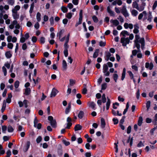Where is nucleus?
Returning <instances> with one entry per match:
<instances>
[{
	"label": "nucleus",
	"mask_w": 157,
	"mask_h": 157,
	"mask_svg": "<svg viewBox=\"0 0 157 157\" xmlns=\"http://www.w3.org/2000/svg\"><path fill=\"white\" fill-rule=\"evenodd\" d=\"M95 104L93 102H90L89 104V106L94 109H95Z\"/></svg>",
	"instance_id": "39"
},
{
	"label": "nucleus",
	"mask_w": 157,
	"mask_h": 157,
	"mask_svg": "<svg viewBox=\"0 0 157 157\" xmlns=\"http://www.w3.org/2000/svg\"><path fill=\"white\" fill-rule=\"evenodd\" d=\"M106 43L105 42L101 41L99 42V45L101 46H104L105 45Z\"/></svg>",
	"instance_id": "61"
},
{
	"label": "nucleus",
	"mask_w": 157,
	"mask_h": 157,
	"mask_svg": "<svg viewBox=\"0 0 157 157\" xmlns=\"http://www.w3.org/2000/svg\"><path fill=\"white\" fill-rule=\"evenodd\" d=\"M38 121L36 117L35 116V117L34 121V126H35L36 125L38 124Z\"/></svg>",
	"instance_id": "48"
},
{
	"label": "nucleus",
	"mask_w": 157,
	"mask_h": 157,
	"mask_svg": "<svg viewBox=\"0 0 157 157\" xmlns=\"http://www.w3.org/2000/svg\"><path fill=\"white\" fill-rule=\"evenodd\" d=\"M38 0H35L34 2H33L31 5L29 13L31 14L33 12V10L34 7V3H36L37 2Z\"/></svg>",
	"instance_id": "13"
},
{
	"label": "nucleus",
	"mask_w": 157,
	"mask_h": 157,
	"mask_svg": "<svg viewBox=\"0 0 157 157\" xmlns=\"http://www.w3.org/2000/svg\"><path fill=\"white\" fill-rule=\"evenodd\" d=\"M63 142L65 145L67 146L69 145L70 144V143L69 141H67L66 140H63Z\"/></svg>",
	"instance_id": "54"
},
{
	"label": "nucleus",
	"mask_w": 157,
	"mask_h": 157,
	"mask_svg": "<svg viewBox=\"0 0 157 157\" xmlns=\"http://www.w3.org/2000/svg\"><path fill=\"white\" fill-rule=\"evenodd\" d=\"M135 41L139 42V40L140 39V36L139 35H135Z\"/></svg>",
	"instance_id": "59"
},
{
	"label": "nucleus",
	"mask_w": 157,
	"mask_h": 157,
	"mask_svg": "<svg viewBox=\"0 0 157 157\" xmlns=\"http://www.w3.org/2000/svg\"><path fill=\"white\" fill-rule=\"evenodd\" d=\"M92 19L94 21V22L97 23L98 22V19L96 16H95V15L93 16L92 17Z\"/></svg>",
	"instance_id": "41"
},
{
	"label": "nucleus",
	"mask_w": 157,
	"mask_h": 157,
	"mask_svg": "<svg viewBox=\"0 0 157 157\" xmlns=\"http://www.w3.org/2000/svg\"><path fill=\"white\" fill-rule=\"evenodd\" d=\"M107 11L109 14L110 16L115 17V14L114 12L111 10L109 6L107 7Z\"/></svg>",
	"instance_id": "11"
},
{
	"label": "nucleus",
	"mask_w": 157,
	"mask_h": 157,
	"mask_svg": "<svg viewBox=\"0 0 157 157\" xmlns=\"http://www.w3.org/2000/svg\"><path fill=\"white\" fill-rule=\"evenodd\" d=\"M121 35H122L123 36L125 37L129 35V34L127 31L123 30L121 32Z\"/></svg>",
	"instance_id": "21"
},
{
	"label": "nucleus",
	"mask_w": 157,
	"mask_h": 157,
	"mask_svg": "<svg viewBox=\"0 0 157 157\" xmlns=\"http://www.w3.org/2000/svg\"><path fill=\"white\" fill-rule=\"evenodd\" d=\"M61 10L64 13L67 12L68 10L67 8L64 6H62L61 7Z\"/></svg>",
	"instance_id": "38"
},
{
	"label": "nucleus",
	"mask_w": 157,
	"mask_h": 157,
	"mask_svg": "<svg viewBox=\"0 0 157 157\" xmlns=\"http://www.w3.org/2000/svg\"><path fill=\"white\" fill-rule=\"evenodd\" d=\"M138 4L136 1L133 2L132 4V6L133 8H135L137 10V8L138 7Z\"/></svg>",
	"instance_id": "35"
},
{
	"label": "nucleus",
	"mask_w": 157,
	"mask_h": 157,
	"mask_svg": "<svg viewBox=\"0 0 157 157\" xmlns=\"http://www.w3.org/2000/svg\"><path fill=\"white\" fill-rule=\"evenodd\" d=\"M12 16L14 20H16L17 19H18L19 17V15L17 13V12H12Z\"/></svg>",
	"instance_id": "17"
},
{
	"label": "nucleus",
	"mask_w": 157,
	"mask_h": 157,
	"mask_svg": "<svg viewBox=\"0 0 157 157\" xmlns=\"http://www.w3.org/2000/svg\"><path fill=\"white\" fill-rule=\"evenodd\" d=\"M105 122L104 119L101 118V128H104L105 126Z\"/></svg>",
	"instance_id": "26"
},
{
	"label": "nucleus",
	"mask_w": 157,
	"mask_h": 157,
	"mask_svg": "<svg viewBox=\"0 0 157 157\" xmlns=\"http://www.w3.org/2000/svg\"><path fill=\"white\" fill-rule=\"evenodd\" d=\"M71 107V103H69L68 104V107L66 108L65 110V113L66 114H67L68 113L70 112V109Z\"/></svg>",
	"instance_id": "20"
},
{
	"label": "nucleus",
	"mask_w": 157,
	"mask_h": 157,
	"mask_svg": "<svg viewBox=\"0 0 157 157\" xmlns=\"http://www.w3.org/2000/svg\"><path fill=\"white\" fill-rule=\"evenodd\" d=\"M117 19L119 20L121 23H123L124 21V20L123 17L121 16H119L117 18Z\"/></svg>",
	"instance_id": "52"
},
{
	"label": "nucleus",
	"mask_w": 157,
	"mask_h": 157,
	"mask_svg": "<svg viewBox=\"0 0 157 157\" xmlns=\"http://www.w3.org/2000/svg\"><path fill=\"white\" fill-rule=\"evenodd\" d=\"M13 131V129L12 127L10 125L8 126V131L9 132H12Z\"/></svg>",
	"instance_id": "42"
},
{
	"label": "nucleus",
	"mask_w": 157,
	"mask_h": 157,
	"mask_svg": "<svg viewBox=\"0 0 157 157\" xmlns=\"http://www.w3.org/2000/svg\"><path fill=\"white\" fill-rule=\"evenodd\" d=\"M5 56L7 58H10L12 56V53L10 51L7 52L5 53Z\"/></svg>",
	"instance_id": "24"
},
{
	"label": "nucleus",
	"mask_w": 157,
	"mask_h": 157,
	"mask_svg": "<svg viewBox=\"0 0 157 157\" xmlns=\"http://www.w3.org/2000/svg\"><path fill=\"white\" fill-rule=\"evenodd\" d=\"M153 67V65L152 63H149L148 62H147L145 63V67L147 68H149L150 70L152 69Z\"/></svg>",
	"instance_id": "16"
},
{
	"label": "nucleus",
	"mask_w": 157,
	"mask_h": 157,
	"mask_svg": "<svg viewBox=\"0 0 157 157\" xmlns=\"http://www.w3.org/2000/svg\"><path fill=\"white\" fill-rule=\"evenodd\" d=\"M48 120L50 121L51 125L53 128H55L56 126V122L55 120H54L52 116H49L48 117Z\"/></svg>",
	"instance_id": "3"
},
{
	"label": "nucleus",
	"mask_w": 157,
	"mask_h": 157,
	"mask_svg": "<svg viewBox=\"0 0 157 157\" xmlns=\"http://www.w3.org/2000/svg\"><path fill=\"white\" fill-rule=\"evenodd\" d=\"M42 125L40 123H38V124L36 125V126H34L35 128H37L38 129H40L41 128Z\"/></svg>",
	"instance_id": "56"
},
{
	"label": "nucleus",
	"mask_w": 157,
	"mask_h": 157,
	"mask_svg": "<svg viewBox=\"0 0 157 157\" xmlns=\"http://www.w3.org/2000/svg\"><path fill=\"white\" fill-rule=\"evenodd\" d=\"M30 144V142L29 141H27L24 147L23 148V151L26 152L29 149Z\"/></svg>",
	"instance_id": "9"
},
{
	"label": "nucleus",
	"mask_w": 157,
	"mask_h": 157,
	"mask_svg": "<svg viewBox=\"0 0 157 157\" xmlns=\"http://www.w3.org/2000/svg\"><path fill=\"white\" fill-rule=\"evenodd\" d=\"M42 138L40 136H39L36 139V141L37 143H39L41 141Z\"/></svg>",
	"instance_id": "60"
},
{
	"label": "nucleus",
	"mask_w": 157,
	"mask_h": 157,
	"mask_svg": "<svg viewBox=\"0 0 157 157\" xmlns=\"http://www.w3.org/2000/svg\"><path fill=\"white\" fill-rule=\"evenodd\" d=\"M72 125V124L71 122H67V126L65 128L69 129Z\"/></svg>",
	"instance_id": "58"
},
{
	"label": "nucleus",
	"mask_w": 157,
	"mask_h": 157,
	"mask_svg": "<svg viewBox=\"0 0 157 157\" xmlns=\"http://www.w3.org/2000/svg\"><path fill=\"white\" fill-rule=\"evenodd\" d=\"M157 121V113H156L154 117V119L153 121V123L154 124H155L156 123V121Z\"/></svg>",
	"instance_id": "63"
},
{
	"label": "nucleus",
	"mask_w": 157,
	"mask_h": 157,
	"mask_svg": "<svg viewBox=\"0 0 157 157\" xmlns=\"http://www.w3.org/2000/svg\"><path fill=\"white\" fill-rule=\"evenodd\" d=\"M143 118L142 117H140L139 118V120L138 122V125L140 126L142 124L143 122Z\"/></svg>",
	"instance_id": "27"
},
{
	"label": "nucleus",
	"mask_w": 157,
	"mask_h": 157,
	"mask_svg": "<svg viewBox=\"0 0 157 157\" xmlns=\"http://www.w3.org/2000/svg\"><path fill=\"white\" fill-rule=\"evenodd\" d=\"M28 101L26 100H24L23 101V104L24 105L25 107V108L27 107L28 105Z\"/></svg>",
	"instance_id": "51"
},
{
	"label": "nucleus",
	"mask_w": 157,
	"mask_h": 157,
	"mask_svg": "<svg viewBox=\"0 0 157 157\" xmlns=\"http://www.w3.org/2000/svg\"><path fill=\"white\" fill-rule=\"evenodd\" d=\"M29 37V33H26L24 35V36H23L21 37L20 39V42L21 43H24L25 42L26 40H27L28 39V38Z\"/></svg>",
	"instance_id": "6"
},
{
	"label": "nucleus",
	"mask_w": 157,
	"mask_h": 157,
	"mask_svg": "<svg viewBox=\"0 0 157 157\" xmlns=\"http://www.w3.org/2000/svg\"><path fill=\"white\" fill-rule=\"evenodd\" d=\"M58 93V90L55 88H53L50 94V97H52L55 96Z\"/></svg>",
	"instance_id": "14"
},
{
	"label": "nucleus",
	"mask_w": 157,
	"mask_h": 157,
	"mask_svg": "<svg viewBox=\"0 0 157 157\" xmlns=\"http://www.w3.org/2000/svg\"><path fill=\"white\" fill-rule=\"evenodd\" d=\"M82 128L81 126L79 124H77L75 126L74 129L75 131H77L81 130Z\"/></svg>",
	"instance_id": "25"
},
{
	"label": "nucleus",
	"mask_w": 157,
	"mask_h": 157,
	"mask_svg": "<svg viewBox=\"0 0 157 157\" xmlns=\"http://www.w3.org/2000/svg\"><path fill=\"white\" fill-rule=\"evenodd\" d=\"M129 40L128 38L123 37L121 38V42L122 44V45L125 46L127 44L129 43Z\"/></svg>",
	"instance_id": "5"
},
{
	"label": "nucleus",
	"mask_w": 157,
	"mask_h": 157,
	"mask_svg": "<svg viewBox=\"0 0 157 157\" xmlns=\"http://www.w3.org/2000/svg\"><path fill=\"white\" fill-rule=\"evenodd\" d=\"M20 9V6L19 5L16 6L12 10V12H17Z\"/></svg>",
	"instance_id": "22"
},
{
	"label": "nucleus",
	"mask_w": 157,
	"mask_h": 157,
	"mask_svg": "<svg viewBox=\"0 0 157 157\" xmlns=\"http://www.w3.org/2000/svg\"><path fill=\"white\" fill-rule=\"evenodd\" d=\"M99 52V49H96L94 52V53L93 57L94 58H95L98 57V53Z\"/></svg>",
	"instance_id": "23"
},
{
	"label": "nucleus",
	"mask_w": 157,
	"mask_h": 157,
	"mask_svg": "<svg viewBox=\"0 0 157 157\" xmlns=\"http://www.w3.org/2000/svg\"><path fill=\"white\" fill-rule=\"evenodd\" d=\"M108 68L107 66V65L105 64L103 65V72H106L107 71H108Z\"/></svg>",
	"instance_id": "34"
},
{
	"label": "nucleus",
	"mask_w": 157,
	"mask_h": 157,
	"mask_svg": "<svg viewBox=\"0 0 157 157\" xmlns=\"http://www.w3.org/2000/svg\"><path fill=\"white\" fill-rule=\"evenodd\" d=\"M144 141L143 142L140 141L137 145V147H144Z\"/></svg>",
	"instance_id": "32"
},
{
	"label": "nucleus",
	"mask_w": 157,
	"mask_h": 157,
	"mask_svg": "<svg viewBox=\"0 0 157 157\" xmlns=\"http://www.w3.org/2000/svg\"><path fill=\"white\" fill-rule=\"evenodd\" d=\"M30 93V89L29 88H27L25 89L24 94L26 95H29Z\"/></svg>",
	"instance_id": "28"
},
{
	"label": "nucleus",
	"mask_w": 157,
	"mask_h": 157,
	"mask_svg": "<svg viewBox=\"0 0 157 157\" xmlns=\"http://www.w3.org/2000/svg\"><path fill=\"white\" fill-rule=\"evenodd\" d=\"M2 130L3 133H5L7 130V127L6 126L3 125L2 126Z\"/></svg>",
	"instance_id": "50"
},
{
	"label": "nucleus",
	"mask_w": 157,
	"mask_h": 157,
	"mask_svg": "<svg viewBox=\"0 0 157 157\" xmlns=\"http://www.w3.org/2000/svg\"><path fill=\"white\" fill-rule=\"evenodd\" d=\"M147 14L146 12L144 11L139 14L138 16V19L139 20H141L143 17V19L145 20L147 18Z\"/></svg>",
	"instance_id": "4"
},
{
	"label": "nucleus",
	"mask_w": 157,
	"mask_h": 157,
	"mask_svg": "<svg viewBox=\"0 0 157 157\" xmlns=\"http://www.w3.org/2000/svg\"><path fill=\"white\" fill-rule=\"evenodd\" d=\"M151 105V101H148L146 103V106L147 108V110L148 111Z\"/></svg>",
	"instance_id": "37"
},
{
	"label": "nucleus",
	"mask_w": 157,
	"mask_h": 157,
	"mask_svg": "<svg viewBox=\"0 0 157 157\" xmlns=\"http://www.w3.org/2000/svg\"><path fill=\"white\" fill-rule=\"evenodd\" d=\"M62 66L63 69L66 70L67 68V65L66 61L64 60L63 61Z\"/></svg>",
	"instance_id": "30"
},
{
	"label": "nucleus",
	"mask_w": 157,
	"mask_h": 157,
	"mask_svg": "<svg viewBox=\"0 0 157 157\" xmlns=\"http://www.w3.org/2000/svg\"><path fill=\"white\" fill-rule=\"evenodd\" d=\"M2 69L4 75L6 76L7 75V71L6 67L4 66H3L2 67Z\"/></svg>",
	"instance_id": "53"
},
{
	"label": "nucleus",
	"mask_w": 157,
	"mask_h": 157,
	"mask_svg": "<svg viewBox=\"0 0 157 157\" xmlns=\"http://www.w3.org/2000/svg\"><path fill=\"white\" fill-rule=\"evenodd\" d=\"M110 22L112 24L111 25V26L112 27H113V26H117L119 24V21L116 19H111L110 21Z\"/></svg>",
	"instance_id": "8"
},
{
	"label": "nucleus",
	"mask_w": 157,
	"mask_h": 157,
	"mask_svg": "<svg viewBox=\"0 0 157 157\" xmlns=\"http://www.w3.org/2000/svg\"><path fill=\"white\" fill-rule=\"evenodd\" d=\"M139 43L141 44V48L143 49L144 46V38H141L139 40Z\"/></svg>",
	"instance_id": "19"
},
{
	"label": "nucleus",
	"mask_w": 157,
	"mask_h": 157,
	"mask_svg": "<svg viewBox=\"0 0 157 157\" xmlns=\"http://www.w3.org/2000/svg\"><path fill=\"white\" fill-rule=\"evenodd\" d=\"M131 127L130 126H129L128 127L127 132L128 134H129L131 132Z\"/></svg>",
	"instance_id": "62"
},
{
	"label": "nucleus",
	"mask_w": 157,
	"mask_h": 157,
	"mask_svg": "<svg viewBox=\"0 0 157 157\" xmlns=\"http://www.w3.org/2000/svg\"><path fill=\"white\" fill-rule=\"evenodd\" d=\"M102 102L104 103H105L106 101L105 94H103L102 95Z\"/></svg>",
	"instance_id": "43"
},
{
	"label": "nucleus",
	"mask_w": 157,
	"mask_h": 157,
	"mask_svg": "<svg viewBox=\"0 0 157 157\" xmlns=\"http://www.w3.org/2000/svg\"><path fill=\"white\" fill-rule=\"evenodd\" d=\"M40 41L42 44H44L45 42V38L44 37H41L40 39Z\"/></svg>",
	"instance_id": "49"
},
{
	"label": "nucleus",
	"mask_w": 157,
	"mask_h": 157,
	"mask_svg": "<svg viewBox=\"0 0 157 157\" xmlns=\"http://www.w3.org/2000/svg\"><path fill=\"white\" fill-rule=\"evenodd\" d=\"M14 0H8V3L11 6H13L14 4Z\"/></svg>",
	"instance_id": "46"
},
{
	"label": "nucleus",
	"mask_w": 157,
	"mask_h": 157,
	"mask_svg": "<svg viewBox=\"0 0 157 157\" xmlns=\"http://www.w3.org/2000/svg\"><path fill=\"white\" fill-rule=\"evenodd\" d=\"M107 87V84L105 83H104L102 84L101 85V90H105Z\"/></svg>",
	"instance_id": "47"
},
{
	"label": "nucleus",
	"mask_w": 157,
	"mask_h": 157,
	"mask_svg": "<svg viewBox=\"0 0 157 157\" xmlns=\"http://www.w3.org/2000/svg\"><path fill=\"white\" fill-rule=\"evenodd\" d=\"M41 14L39 12H38L36 14V18L38 22H40L41 20Z\"/></svg>",
	"instance_id": "36"
},
{
	"label": "nucleus",
	"mask_w": 157,
	"mask_h": 157,
	"mask_svg": "<svg viewBox=\"0 0 157 157\" xmlns=\"http://www.w3.org/2000/svg\"><path fill=\"white\" fill-rule=\"evenodd\" d=\"M157 6V1H155L152 7V9L153 10H155Z\"/></svg>",
	"instance_id": "64"
},
{
	"label": "nucleus",
	"mask_w": 157,
	"mask_h": 157,
	"mask_svg": "<svg viewBox=\"0 0 157 157\" xmlns=\"http://www.w3.org/2000/svg\"><path fill=\"white\" fill-rule=\"evenodd\" d=\"M70 34H68L66 38L65 42L64 44V50L63 53L64 56L65 57H67L68 55V49L69 48V46L68 44L69 40Z\"/></svg>",
	"instance_id": "2"
},
{
	"label": "nucleus",
	"mask_w": 157,
	"mask_h": 157,
	"mask_svg": "<svg viewBox=\"0 0 157 157\" xmlns=\"http://www.w3.org/2000/svg\"><path fill=\"white\" fill-rule=\"evenodd\" d=\"M145 5V3L144 2H142L140 6H138V7L137 8V10L140 12L143 11L144 9Z\"/></svg>",
	"instance_id": "10"
},
{
	"label": "nucleus",
	"mask_w": 157,
	"mask_h": 157,
	"mask_svg": "<svg viewBox=\"0 0 157 157\" xmlns=\"http://www.w3.org/2000/svg\"><path fill=\"white\" fill-rule=\"evenodd\" d=\"M15 25V28L16 29L14 31V33L16 34L19 33V31L18 29L20 28V26L19 24L18 23L17 20H13L11 22V24L9 25V27L10 29H13Z\"/></svg>",
	"instance_id": "1"
},
{
	"label": "nucleus",
	"mask_w": 157,
	"mask_h": 157,
	"mask_svg": "<svg viewBox=\"0 0 157 157\" xmlns=\"http://www.w3.org/2000/svg\"><path fill=\"white\" fill-rule=\"evenodd\" d=\"M118 75L116 73L114 74L113 75V78L115 82H117V80L118 78Z\"/></svg>",
	"instance_id": "33"
},
{
	"label": "nucleus",
	"mask_w": 157,
	"mask_h": 157,
	"mask_svg": "<svg viewBox=\"0 0 157 157\" xmlns=\"http://www.w3.org/2000/svg\"><path fill=\"white\" fill-rule=\"evenodd\" d=\"M124 26L125 29L129 28L130 29H132L133 28V25L131 23L128 24L127 23H125L124 25Z\"/></svg>",
	"instance_id": "15"
},
{
	"label": "nucleus",
	"mask_w": 157,
	"mask_h": 157,
	"mask_svg": "<svg viewBox=\"0 0 157 157\" xmlns=\"http://www.w3.org/2000/svg\"><path fill=\"white\" fill-rule=\"evenodd\" d=\"M134 29L133 30V32L134 33L137 34L139 32V26L138 24H136L134 25Z\"/></svg>",
	"instance_id": "12"
},
{
	"label": "nucleus",
	"mask_w": 157,
	"mask_h": 157,
	"mask_svg": "<svg viewBox=\"0 0 157 157\" xmlns=\"http://www.w3.org/2000/svg\"><path fill=\"white\" fill-rule=\"evenodd\" d=\"M6 107V103H4L3 104L2 106L1 109V111L2 113H3Z\"/></svg>",
	"instance_id": "55"
},
{
	"label": "nucleus",
	"mask_w": 157,
	"mask_h": 157,
	"mask_svg": "<svg viewBox=\"0 0 157 157\" xmlns=\"http://www.w3.org/2000/svg\"><path fill=\"white\" fill-rule=\"evenodd\" d=\"M19 85V82L17 80L14 83V87L15 88H17Z\"/></svg>",
	"instance_id": "40"
},
{
	"label": "nucleus",
	"mask_w": 157,
	"mask_h": 157,
	"mask_svg": "<svg viewBox=\"0 0 157 157\" xmlns=\"http://www.w3.org/2000/svg\"><path fill=\"white\" fill-rule=\"evenodd\" d=\"M139 42L135 41L136 47L137 48L138 50L140 49V45L139 43Z\"/></svg>",
	"instance_id": "44"
},
{
	"label": "nucleus",
	"mask_w": 157,
	"mask_h": 157,
	"mask_svg": "<svg viewBox=\"0 0 157 157\" xmlns=\"http://www.w3.org/2000/svg\"><path fill=\"white\" fill-rule=\"evenodd\" d=\"M137 53V51L136 50H134L132 51V55L131 56V57H132V56H135L136 55V54Z\"/></svg>",
	"instance_id": "57"
},
{
	"label": "nucleus",
	"mask_w": 157,
	"mask_h": 157,
	"mask_svg": "<svg viewBox=\"0 0 157 157\" xmlns=\"http://www.w3.org/2000/svg\"><path fill=\"white\" fill-rule=\"evenodd\" d=\"M121 13L125 17L129 16V14L128 13L126 8L125 6H124L121 10Z\"/></svg>",
	"instance_id": "7"
},
{
	"label": "nucleus",
	"mask_w": 157,
	"mask_h": 157,
	"mask_svg": "<svg viewBox=\"0 0 157 157\" xmlns=\"http://www.w3.org/2000/svg\"><path fill=\"white\" fill-rule=\"evenodd\" d=\"M110 104V99L107 98V101L106 103V109L108 110L109 109Z\"/></svg>",
	"instance_id": "29"
},
{
	"label": "nucleus",
	"mask_w": 157,
	"mask_h": 157,
	"mask_svg": "<svg viewBox=\"0 0 157 157\" xmlns=\"http://www.w3.org/2000/svg\"><path fill=\"white\" fill-rule=\"evenodd\" d=\"M130 12L132 16L136 17L138 13V12L134 9L131 10Z\"/></svg>",
	"instance_id": "18"
},
{
	"label": "nucleus",
	"mask_w": 157,
	"mask_h": 157,
	"mask_svg": "<svg viewBox=\"0 0 157 157\" xmlns=\"http://www.w3.org/2000/svg\"><path fill=\"white\" fill-rule=\"evenodd\" d=\"M84 115V112L82 111H81L79 112L78 115V117L80 119H82Z\"/></svg>",
	"instance_id": "31"
},
{
	"label": "nucleus",
	"mask_w": 157,
	"mask_h": 157,
	"mask_svg": "<svg viewBox=\"0 0 157 157\" xmlns=\"http://www.w3.org/2000/svg\"><path fill=\"white\" fill-rule=\"evenodd\" d=\"M72 14L71 13H69L66 15V17L68 18V19H71L72 16V14Z\"/></svg>",
	"instance_id": "45"
}]
</instances>
